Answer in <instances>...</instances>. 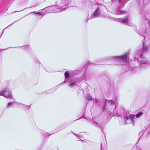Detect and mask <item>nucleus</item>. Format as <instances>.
Listing matches in <instances>:
<instances>
[{
	"instance_id": "nucleus-1",
	"label": "nucleus",
	"mask_w": 150,
	"mask_h": 150,
	"mask_svg": "<svg viewBox=\"0 0 150 150\" xmlns=\"http://www.w3.org/2000/svg\"><path fill=\"white\" fill-rule=\"evenodd\" d=\"M145 42L143 43V47L142 49L139 51L140 53V58L139 59V61L142 64H150V63L148 62L146 59L142 55L148 51V49L145 47L144 44Z\"/></svg>"
},
{
	"instance_id": "nucleus-2",
	"label": "nucleus",
	"mask_w": 150,
	"mask_h": 150,
	"mask_svg": "<svg viewBox=\"0 0 150 150\" xmlns=\"http://www.w3.org/2000/svg\"><path fill=\"white\" fill-rule=\"evenodd\" d=\"M69 74L68 71H66L65 73V79L64 82H68L69 86L72 87L74 86L75 85L77 84L78 81H76L74 79H71L70 76H69Z\"/></svg>"
},
{
	"instance_id": "nucleus-3",
	"label": "nucleus",
	"mask_w": 150,
	"mask_h": 150,
	"mask_svg": "<svg viewBox=\"0 0 150 150\" xmlns=\"http://www.w3.org/2000/svg\"><path fill=\"white\" fill-rule=\"evenodd\" d=\"M102 103L104 108H107L111 112H114L113 111L115 109L116 106L115 104L110 100Z\"/></svg>"
},
{
	"instance_id": "nucleus-4",
	"label": "nucleus",
	"mask_w": 150,
	"mask_h": 150,
	"mask_svg": "<svg viewBox=\"0 0 150 150\" xmlns=\"http://www.w3.org/2000/svg\"><path fill=\"white\" fill-rule=\"evenodd\" d=\"M0 96L8 99H12L13 98L11 91L8 88H6L4 91H1L0 92Z\"/></svg>"
},
{
	"instance_id": "nucleus-5",
	"label": "nucleus",
	"mask_w": 150,
	"mask_h": 150,
	"mask_svg": "<svg viewBox=\"0 0 150 150\" xmlns=\"http://www.w3.org/2000/svg\"><path fill=\"white\" fill-rule=\"evenodd\" d=\"M112 58L115 60L123 61L125 63V65L127 63V56L126 55L122 56H113Z\"/></svg>"
},
{
	"instance_id": "nucleus-6",
	"label": "nucleus",
	"mask_w": 150,
	"mask_h": 150,
	"mask_svg": "<svg viewBox=\"0 0 150 150\" xmlns=\"http://www.w3.org/2000/svg\"><path fill=\"white\" fill-rule=\"evenodd\" d=\"M134 117V115H129V116H127L124 117V120L125 121V123L126 124H129L132 123L133 125H134V122L133 118Z\"/></svg>"
},
{
	"instance_id": "nucleus-7",
	"label": "nucleus",
	"mask_w": 150,
	"mask_h": 150,
	"mask_svg": "<svg viewBox=\"0 0 150 150\" xmlns=\"http://www.w3.org/2000/svg\"><path fill=\"white\" fill-rule=\"evenodd\" d=\"M101 15L100 10L99 8H98L92 14L91 17L89 19H92L95 17H99Z\"/></svg>"
},
{
	"instance_id": "nucleus-8",
	"label": "nucleus",
	"mask_w": 150,
	"mask_h": 150,
	"mask_svg": "<svg viewBox=\"0 0 150 150\" xmlns=\"http://www.w3.org/2000/svg\"><path fill=\"white\" fill-rule=\"evenodd\" d=\"M15 104H16L17 105L18 107H25L26 106L25 105L23 104L17 103L16 102H13L9 103L7 105L6 108H9L12 107L13 105H14Z\"/></svg>"
},
{
	"instance_id": "nucleus-9",
	"label": "nucleus",
	"mask_w": 150,
	"mask_h": 150,
	"mask_svg": "<svg viewBox=\"0 0 150 150\" xmlns=\"http://www.w3.org/2000/svg\"><path fill=\"white\" fill-rule=\"evenodd\" d=\"M49 10L50 11H57V12L59 11L57 10H60L61 8H57L55 6H52L50 7H49L48 8Z\"/></svg>"
},
{
	"instance_id": "nucleus-10",
	"label": "nucleus",
	"mask_w": 150,
	"mask_h": 150,
	"mask_svg": "<svg viewBox=\"0 0 150 150\" xmlns=\"http://www.w3.org/2000/svg\"><path fill=\"white\" fill-rule=\"evenodd\" d=\"M115 13V14L120 15L124 14L125 12L123 11L120 9H118L116 10V11Z\"/></svg>"
},
{
	"instance_id": "nucleus-11",
	"label": "nucleus",
	"mask_w": 150,
	"mask_h": 150,
	"mask_svg": "<svg viewBox=\"0 0 150 150\" xmlns=\"http://www.w3.org/2000/svg\"><path fill=\"white\" fill-rule=\"evenodd\" d=\"M120 20L122 22L127 24L128 22V17H126L125 18H121Z\"/></svg>"
},
{
	"instance_id": "nucleus-12",
	"label": "nucleus",
	"mask_w": 150,
	"mask_h": 150,
	"mask_svg": "<svg viewBox=\"0 0 150 150\" xmlns=\"http://www.w3.org/2000/svg\"><path fill=\"white\" fill-rule=\"evenodd\" d=\"M87 100L90 101L92 100V98L89 94L88 93L86 94L85 96Z\"/></svg>"
},
{
	"instance_id": "nucleus-13",
	"label": "nucleus",
	"mask_w": 150,
	"mask_h": 150,
	"mask_svg": "<svg viewBox=\"0 0 150 150\" xmlns=\"http://www.w3.org/2000/svg\"><path fill=\"white\" fill-rule=\"evenodd\" d=\"M69 0H61V2L62 3H64V4L66 5L68 3Z\"/></svg>"
},
{
	"instance_id": "nucleus-14",
	"label": "nucleus",
	"mask_w": 150,
	"mask_h": 150,
	"mask_svg": "<svg viewBox=\"0 0 150 150\" xmlns=\"http://www.w3.org/2000/svg\"><path fill=\"white\" fill-rule=\"evenodd\" d=\"M143 115V113L142 112H139L136 115V117H140V116Z\"/></svg>"
},
{
	"instance_id": "nucleus-15",
	"label": "nucleus",
	"mask_w": 150,
	"mask_h": 150,
	"mask_svg": "<svg viewBox=\"0 0 150 150\" xmlns=\"http://www.w3.org/2000/svg\"><path fill=\"white\" fill-rule=\"evenodd\" d=\"M78 138L81 140V141H83V137L81 135H80L79 134H78Z\"/></svg>"
},
{
	"instance_id": "nucleus-16",
	"label": "nucleus",
	"mask_w": 150,
	"mask_h": 150,
	"mask_svg": "<svg viewBox=\"0 0 150 150\" xmlns=\"http://www.w3.org/2000/svg\"><path fill=\"white\" fill-rule=\"evenodd\" d=\"M150 129V127H147V128L146 129V130H145L144 132V133H145L147 132L148 130L149 129Z\"/></svg>"
},
{
	"instance_id": "nucleus-17",
	"label": "nucleus",
	"mask_w": 150,
	"mask_h": 150,
	"mask_svg": "<svg viewBox=\"0 0 150 150\" xmlns=\"http://www.w3.org/2000/svg\"><path fill=\"white\" fill-rule=\"evenodd\" d=\"M112 1H115L116 2H122V0H111Z\"/></svg>"
},
{
	"instance_id": "nucleus-18",
	"label": "nucleus",
	"mask_w": 150,
	"mask_h": 150,
	"mask_svg": "<svg viewBox=\"0 0 150 150\" xmlns=\"http://www.w3.org/2000/svg\"><path fill=\"white\" fill-rule=\"evenodd\" d=\"M92 125H94L95 126L98 127H99L97 125V123H96L95 122H93L92 123Z\"/></svg>"
},
{
	"instance_id": "nucleus-19",
	"label": "nucleus",
	"mask_w": 150,
	"mask_h": 150,
	"mask_svg": "<svg viewBox=\"0 0 150 150\" xmlns=\"http://www.w3.org/2000/svg\"><path fill=\"white\" fill-rule=\"evenodd\" d=\"M62 8H63L66 9L67 8V7H66V6H62Z\"/></svg>"
},
{
	"instance_id": "nucleus-20",
	"label": "nucleus",
	"mask_w": 150,
	"mask_h": 150,
	"mask_svg": "<svg viewBox=\"0 0 150 150\" xmlns=\"http://www.w3.org/2000/svg\"><path fill=\"white\" fill-rule=\"evenodd\" d=\"M98 124H99V125H101V124L100 123H98Z\"/></svg>"
}]
</instances>
